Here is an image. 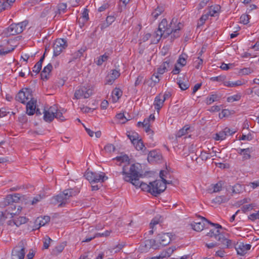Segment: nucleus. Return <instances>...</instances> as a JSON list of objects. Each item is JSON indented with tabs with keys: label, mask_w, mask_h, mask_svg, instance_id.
Here are the masks:
<instances>
[{
	"label": "nucleus",
	"mask_w": 259,
	"mask_h": 259,
	"mask_svg": "<svg viewBox=\"0 0 259 259\" xmlns=\"http://www.w3.org/2000/svg\"><path fill=\"white\" fill-rule=\"evenodd\" d=\"M221 9L219 5H216L215 6H211L209 8V11L207 13V14H209V16L214 17L216 14H218Z\"/></svg>",
	"instance_id": "cd10ccee"
},
{
	"label": "nucleus",
	"mask_w": 259,
	"mask_h": 259,
	"mask_svg": "<svg viewBox=\"0 0 259 259\" xmlns=\"http://www.w3.org/2000/svg\"><path fill=\"white\" fill-rule=\"evenodd\" d=\"M53 68L52 65L49 63L46 67H45L40 73L41 78L42 80H47L49 78V76Z\"/></svg>",
	"instance_id": "a211bd4d"
},
{
	"label": "nucleus",
	"mask_w": 259,
	"mask_h": 259,
	"mask_svg": "<svg viewBox=\"0 0 259 259\" xmlns=\"http://www.w3.org/2000/svg\"><path fill=\"white\" fill-rule=\"evenodd\" d=\"M25 254L24 242L21 241L12 251V259H24Z\"/></svg>",
	"instance_id": "0eeeda50"
},
{
	"label": "nucleus",
	"mask_w": 259,
	"mask_h": 259,
	"mask_svg": "<svg viewBox=\"0 0 259 259\" xmlns=\"http://www.w3.org/2000/svg\"><path fill=\"white\" fill-rule=\"evenodd\" d=\"M36 100L31 98L28 100L26 104V113L29 115H32L34 114L36 109Z\"/></svg>",
	"instance_id": "dca6fc26"
},
{
	"label": "nucleus",
	"mask_w": 259,
	"mask_h": 259,
	"mask_svg": "<svg viewBox=\"0 0 259 259\" xmlns=\"http://www.w3.org/2000/svg\"><path fill=\"white\" fill-rule=\"evenodd\" d=\"M15 0H4L2 3L1 5V10H5L6 9H8L10 8L12 4L15 2Z\"/></svg>",
	"instance_id": "c756f323"
},
{
	"label": "nucleus",
	"mask_w": 259,
	"mask_h": 259,
	"mask_svg": "<svg viewBox=\"0 0 259 259\" xmlns=\"http://www.w3.org/2000/svg\"><path fill=\"white\" fill-rule=\"evenodd\" d=\"M165 101L164 98L162 97V94H160L157 96L154 101V106L157 111H159L163 106V103Z\"/></svg>",
	"instance_id": "f3484780"
},
{
	"label": "nucleus",
	"mask_w": 259,
	"mask_h": 259,
	"mask_svg": "<svg viewBox=\"0 0 259 259\" xmlns=\"http://www.w3.org/2000/svg\"><path fill=\"white\" fill-rule=\"evenodd\" d=\"M169 62L168 60H166L163 62V63L157 68V74L162 75L164 73L167 69V68L169 67Z\"/></svg>",
	"instance_id": "5701e85b"
},
{
	"label": "nucleus",
	"mask_w": 259,
	"mask_h": 259,
	"mask_svg": "<svg viewBox=\"0 0 259 259\" xmlns=\"http://www.w3.org/2000/svg\"><path fill=\"white\" fill-rule=\"evenodd\" d=\"M82 19L83 22H87L89 20V11L88 9H84L83 12L82 13L81 17L80 19Z\"/></svg>",
	"instance_id": "13d9d810"
},
{
	"label": "nucleus",
	"mask_w": 259,
	"mask_h": 259,
	"mask_svg": "<svg viewBox=\"0 0 259 259\" xmlns=\"http://www.w3.org/2000/svg\"><path fill=\"white\" fill-rule=\"evenodd\" d=\"M20 206H18L17 210L15 211L16 206L14 204H11L8 206L7 209L5 210L8 215H11V217H13V215L16 214L17 213H19L21 210L19 208Z\"/></svg>",
	"instance_id": "412c9836"
},
{
	"label": "nucleus",
	"mask_w": 259,
	"mask_h": 259,
	"mask_svg": "<svg viewBox=\"0 0 259 259\" xmlns=\"http://www.w3.org/2000/svg\"><path fill=\"white\" fill-rule=\"evenodd\" d=\"M172 237L173 235L171 233H161L157 235L156 239L160 246H164L170 243L172 240Z\"/></svg>",
	"instance_id": "9d476101"
},
{
	"label": "nucleus",
	"mask_w": 259,
	"mask_h": 259,
	"mask_svg": "<svg viewBox=\"0 0 259 259\" xmlns=\"http://www.w3.org/2000/svg\"><path fill=\"white\" fill-rule=\"evenodd\" d=\"M58 110L57 107L56 105H54L50 107L48 110H46V111L49 112V113L52 115H55Z\"/></svg>",
	"instance_id": "0e129e2a"
},
{
	"label": "nucleus",
	"mask_w": 259,
	"mask_h": 259,
	"mask_svg": "<svg viewBox=\"0 0 259 259\" xmlns=\"http://www.w3.org/2000/svg\"><path fill=\"white\" fill-rule=\"evenodd\" d=\"M193 66L197 69L201 70L203 66V60L200 56L194 57L193 59Z\"/></svg>",
	"instance_id": "4be33fe9"
},
{
	"label": "nucleus",
	"mask_w": 259,
	"mask_h": 259,
	"mask_svg": "<svg viewBox=\"0 0 259 259\" xmlns=\"http://www.w3.org/2000/svg\"><path fill=\"white\" fill-rule=\"evenodd\" d=\"M224 84L228 87H234L239 86L242 84V81L241 80H237L235 82L230 81H226L224 82Z\"/></svg>",
	"instance_id": "f704fd0d"
},
{
	"label": "nucleus",
	"mask_w": 259,
	"mask_h": 259,
	"mask_svg": "<svg viewBox=\"0 0 259 259\" xmlns=\"http://www.w3.org/2000/svg\"><path fill=\"white\" fill-rule=\"evenodd\" d=\"M123 179L125 181L127 182H130L133 185L135 186L136 187H139V185H140V183H141L139 181V178H132L131 177L127 176L126 177H124Z\"/></svg>",
	"instance_id": "b1692460"
},
{
	"label": "nucleus",
	"mask_w": 259,
	"mask_h": 259,
	"mask_svg": "<svg viewBox=\"0 0 259 259\" xmlns=\"http://www.w3.org/2000/svg\"><path fill=\"white\" fill-rule=\"evenodd\" d=\"M121 173L124 176V177L129 176L131 177L132 178H139L141 176V175L139 174L138 171V168L135 165V164H133L131 165L129 172H126L124 166H123Z\"/></svg>",
	"instance_id": "ddd939ff"
},
{
	"label": "nucleus",
	"mask_w": 259,
	"mask_h": 259,
	"mask_svg": "<svg viewBox=\"0 0 259 259\" xmlns=\"http://www.w3.org/2000/svg\"><path fill=\"white\" fill-rule=\"evenodd\" d=\"M51 241H52V240L49 236H46L44 241V248L48 249Z\"/></svg>",
	"instance_id": "bf43d9fd"
},
{
	"label": "nucleus",
	"mask_w": 259,
	"mask_h": 259,
	"mask_svg": "<svg viewBox=\"0 0 259 259\" xmlns=\"http://www.w3.org/2000/svg\"><path fill=\"white\" fill-rule=\"evenodd\" d=\"M243 189L242 185L239 184H236L232 187V192L234 193L238 194L240 193Z\"/></svg>",
	"instance_id": "a18cd8bd"
},
{
	"label": "nucleus",
	"mask_w": 259,
	"mask_h": 259,
	"mask_svg": "<svg viewBox=\"0 0 259 259\" xmlns=\"http://www.w3.org/2000/svg\"><path fill=\"white\" fill-rule=\"evenodd\" d=\"M41 220H39V225L44 226L50 221V217L49 216H44L43 218H40Z\"/></svg>",
	"instance_id": "5fc2aeb1"
},
{
	"label": "nucleus",
	"mask_w": 259,
	"mask_h": 259,
	"mask_svg": "<svg viewBox=\"0 0 259 259\" xmlns=\"http://www.w3.org/2000/svg\"><path fill=\"white\" fill-rule=\"evenodd\" d=\"M64 191L66 192V195L68 197L69 199L71 197L76 195L79 192L77 188L66 189Z\"/></svg>",
	"instance_id": "c85d7f7f"
},
{
	"label": "nucleus",
	"mask_w": 259,
	"mask_h": 259,
	"mask_svg": "<svg viewBox=\"0 0 259 259\" xmlns=\"http://www.w3.org/2000/svg\"><path fill=\"white\" fill-rule=\"evenodd\" d=\"M232 244L233 246L231 248L234 247L237 251V254L241 256L244 255L247 252V251L250 249L251 247L250 244H245L242 242L237 243V244L232 243Z\"/></svg>",
	"instance_id": "f8f14e48"
},
{
	"label": "nucleus",
	"mask_w": 259,
	"mask_h": 259,
	"mask_svg": "<svg viewBox=\"0 0 259 259\" xmlns=\"http://www.w3.org/2000/svg\"><path fill=\"white\" fill-rule=\"evenodd\" d=\"M191 132L190 126L185 125L183 128L179 130V138Z\"/></svg>",
	"instance_id": "72a5a7b5"
},
{
	"label": "nucleus",
	"mask_w": 259,
	"mask_h": 259,
	"mask_svg": "<svg viewBox=\"0 0 259 259\" xmlns=\"http://www.w3.org/2000/svg\"><path fill=\"white\" fill-rule=\"evenodd\" d=\"M111 73H109L105 78V84L111 85L115 80L120 75V72L116 69L112 70Z\"/></svg>",
	"instance_id": "2eb2a0df"
},
{
	"label": "nucleus",
	"mask_w": 259,
	"mask_h": 259,
	"mask_svg": "<svg viewBox=\"0 0 259 259\" xmlns=\"http://www.w3.org/2000/svg\"><path fill=\"white\" fill-rule=\"evenodd\" d=\"M65 112V111L64 109H62L61 111L58 110L56 114L54 115L55 116V118L58 119L61 121L65 120V117L63 116V114Z\"/></svg>",
	"instance_id": "c03bdc74"
},
{
	"label": "nucleus",
	"mask_w": 259,
	"mask_h": 259,
	"mask_svg": "<svg viewBox=\"0 0 259 259\" xmlns=\"http://www.w3.org/2000/svg\"><path fill=\"white\" fill-rule=\"evenodd\" d=\"M93 94V90L89 87H81L77 89L74 93V98L76 99L81 98H88Z\"/></svg>",
	"instance_id": "1a4fd4ad"
},
{
	"label": "nucleus",
	"mask_w": 259,
	"mask_h": 259,
	"mask_svg": "<svg viewBox=\"0 0 259 259\" xmlns=\"http://www.w3.org/2000/svg\"><path fill=\"white\" fill-rule=\"evenodd\" d=\"M85 178L92 184L97 183H103L108 179L104 172H96L87 170L84 174Z\"/></svg>",
	"instance_id": "20e7f679"
},
{
	"label": "nucleus",
	"mask_w": 259,
	"mask_h": 259,
	"mask_svg": "<svg viewBox=\"0 0 259 259\" xmlns=\"http://www.w3.org/2000/svg\"><path fill=\"white\" fill-rule=\"evenodd\" d=\"M145 246L147 248H152L154 249H156L160 247L156 238L155 239H151L146 240Z\"/></svg>",
	"instance_id": "aec40b11"
},
{
	"label": "nucleus",
	"mask_w": 259,
	"mask_h": 259,
	"mask_svg": "<svg viewBox=\"0 0 259 259\" xmlns=\"http://www.w3.org/2000/svg\"><path fill=\"white\" fill-rule=\"evenodd\" d=\"M208 16L209 14H207V13L203 15L199 20L198 26H202L205 23V21L208 19Z\"/></svg>",
	"instance_id": "603ef678"
},
{
	"label": "nucleus",
	"mask_w": 259,
	"mask_h": 259,
	"mask_svg": "<svg viewBox=\"0 0 259 259\" xmlns=\"http://www.w3.org/2000/svg\"><path fill=\"white\" fill-rule=\"evenodd\" d=\"M188 58L187 54L182 53V54L179 56V66L181 67L185 66L187 64V60Z\"/></svg>",
	"instance_id": "2f4dec72"
},
{
	"label": "nucleus",
	"mask_w": 259,
	"mask_h": 259,
	"mask_svg": "<svg viewBox=\"0 0 259 259\" xmlns=\"http://www.w3.org/2000/svg\"><path fill=\"white\" fill-rule=\"evenodd\" d=\"M159 75V74H157V73H154L151 76V79L154 83L153 85H154L156 83L159 82L160 80Z\"/></svg>",
	"instance_id": "052dcab7"
},
{
	"label": "nucleus",
	"mask_w": 259,
	"mask_h": 259,
	"mask_svg": "<svg viewBox=\"0 0 259 259\" xmlns=\"http://www.w3.org/2000/svg\"><path fill=\"white\" fill-rule=\"evenodd\" d=\"M210 221L203 217H200V221H194L192 226L194 230L200 232L205 228H208Z\"/></svg>",
	"instance_id": "9b49d317"
},
{
	"label": "nucleus",
	"mask_w": 259,
	"mask_h": 259,
	"mask_svg": "<svg viewBox=\"0 0 259 259\" xmlns=\"http://www.w3.org/2000/svg\"><path fill=\"white\" fill-rule=\"evenodd\" d=\"M67 46L66 40L63 38L57 39L53 44V49H65Z\"/></svg>",
	"instance_id": "6ab92c4d"
},
{
	"label": "nucleus",
	"mask_w": 259,
	"mask_h": 259,
	"mask_svg": "<svg viewBox=\"0 0 259 259\" xmlns=\"http://www.w3.org/2000/svg\"><path fill=\"white\" fill-rule=\"evenodd\" d=\"M151 185V194L154 196H157L163 192L166 188V183L160 180H156L150 182Z\"/></svg>",
	"instance_id": "39448f33"
},
{
	"label": "nucleus",
	"mask_w": 259,
	"mask_h": 259,
	"mask_svg": "<svg viewBox=\"0 0 259 259\" xmlns=\"http://www.w3.org/2000/svg\"><path fill=\"white\" fill-rule=\"evenodd\" d=\"M253 139V136L251 133H248L247 135H242L239 137V140L242 141H251Z\"/></svg>",
	"instance_id": "de8ad7c7"
},
{
	"label": "nucleus",
	"mask_w": 259,
	"mask_h": 259,
	"mask_svg": "<svg viewBox=\"0 0 259 259\" xmlns=\"http://www.w3.org/2000/svg\"><path fill=\"white\" fill-rule=\"evenodd\" d=\"M108 58V56L107 55H106V54H104L97 58L96 63L99 66L101 65L104 62L107 60Z\"/></svg>",
	"instance_id": "79ce46f5"
},
{
	"label": "nucleus",
	"mask_w": 259,
	"mask_h": 259,
	"mask_svg": "<svg viewBox=\"0 0 259 259\" xmlns=\"http://www.w3.org/2000/svg\"><path fill=\"white\" fill-rule=\"evenodd\" d=\"M68 197L66 195V192L64 191L59 194L53 196L51 199V203L53 205L58 204L59 207L65 206V204L68 202Z\"/></svg>",
	"instance_id": "423d86ee"
},
{
	"label": "nucleus",
	"mask_w": 259,
	"mask_h": 259,
	"mask_svg": "<svg viewBox=\"0 0 259 259\" xmlns=\"http://www.w3.org/2000/svg\"><path fill=\"white\" fill-rule=\"evenodd\" d=\"M28 24V22L27 20L18 23H13L4 30V33L7 36L21 33L25 29Z\"/></svg>",
	"instance_id": "7ed1b4c3"
},
{
	"label": "nucleus",
	"mask_w": 259,
	"mask_h": 259,
	"mask_svg": "<svg viewBox=\"0 0 259 259\" xmlns=\"http://www.w3.org/2000/svg\"><path fill=\"white\" fill-rule=\"evenodd\" d=\"M250 16L247 14H243L241 16L240 22L244 24H247L249 23Z\"/></svg>",
	"instance_id": "09e8293b"
},
{
	"label": "nucleus",
	"mask_w": 259,
	"mask_h": 259,
	"mask_svg": "<svg viewBox=\"0 0 259 259\" xmlns=\"http://www.w3.org/2000/svg\"><path fill=\"white\" fill-rule=\"evenodd\" d=\"M229 198L225 196L222 195L217 196L215 198L212 200V202L217 204H221L228 202Z\"/></svg>",
	"instance_id": "a878e982"
},
{
	"label": "nucleus",
	"mask_w": 259,
	"mask_h": 259,
	"mask_svg": "<svg viewBox=\"0 0 259 259\" xmlns=\"http://www.w3.org/2000/svg\"><path fill=\"white\" fill-rule=\"evenodd\" d=\"M42 67V65L40 64H39V63H36L34 66L33 67L32 71L33 72H35L36 74H38L40 70H41Z\"/></svg>",
	"instance_id": "774afa93"
},
{
	"label": "nucleus",
	"mask_w": 259,
	"mask_h": 259,
	"mask_svg": "<svg viewBox=\"0 0 259 259\" xmlns=\"http://www.w3.org/2000/svg\"><path fill=\"white\" fill-rule=\"evenodd\" d=\"M177 21L176 18H173L171 22L168 23L166 19H163L159 24L157 30L154 33V38L152 40V43L157 44L162 37L166 38L172 32H176L177 30Z\"/></svg>",
	"instance_id": "f257e3e1"
},
{
	"label": "nucleus",
	"mask_w": 259,
	"mask_h": 259,
	"mask_svg": "<svg viewBox=\"0 0 259 259\" xmlns=\"http://www.w3.org/2000/svg\"><path fill=\"white\" fill-rule=\"evenodd\" d=\"M20 199V194L18 193L14 195H9L4 199L2 203L4 206L13 204V203L17 202Z\"/></svg>",
	"instance_id": "4468645a"
},
{
	"label": "nucleus",
	"mask_w": 259,
	"mask_h": 259,
	"mask_svg": "<svg viewBox=\"0 0 259 259\" xmlns=\"http://www.w3.org/2000/svg\"><path fill=\"white\" fill-rule=\"evenodd\" d=\"M16 221V226L19 227L20 225L24 224L28 221V219L25 217H19L15 218Z\"/></svg>",
	"instance_id": "c9c22d12"
},
{
	"label": "nucleus",
	"mask_w": 259,
	"mask_h": 259,
	"mask_svg": "<svg viewBox=\"0 0 259 259\" xmlns=\"http://www.w3.org/2000/svg\"><path fill=\"white\" fill-rule=\"evenodd\" d=\"M67 9V5L65 3H61L58 5V10L59 13H64Z\"/></svg>",
	"instance_id": "6e6d98bb"
},
{
	"label": "nucleus",
	"mask_w": 259,
	"mask_h": 259,
	"mask_svg": "<svg viewBox=\"0 0 259 259\" xmlns=\"http://www.w3.org/2000/svg\"><path fill=\"white\" fill-rule=\"evenodd\" d=\"M253 72V69L248 67V68H244L242 69H240L238 71V73L240 75H244L249 74Z\"/></svg>",
	"instance_id": "a19ab883"
},
{
	"label": "nucleus",
	"mask_w": 259,
	"mask_h": 259,
	"mask_svg": "<svg viewBox=\"0 0 259 259\" xmlns=\"http://www.w3.org/2000/svg\"><path fill=\"white\" fill-rule=\"evenodd\" d=\"M122 92L119 89L115 88L112 93L113 97H116L117 100L119 99L122 95Z\"/></svg>",
	"instance_id": "3c124183"
},
{
	"label": "nucleus",
	"mask_w": 259,
	"mask_h": 259,
	"mask_svg": "<svg viewBox=\"0 0 259 259\" xmlns=\"http://www.w3.org/2000/svg\"><path fill=\"white\" fill-rule=\"evenodd\" d=\"M254 206L253 204L244 205L241 207V210L243 212L246 213L247 211L252 210Z\"/></svg>",
	"instance_id": "8fccbe9b"
},
{
	"label": "nucleus",
	"mask_w": 259,
	"mask_h": 259,
	"mask_svg": "<svg viewBox=\"0 0 259 259\" xmlns=\"http://www.w3.org/2000/svg\"><path fill=\"white\" fill-rule=\"evenodd\" d=\"M137 150H142L144 148V151L146 149L141 139H138L135 145H134Z\"/></svg>",
	"instance_id": "58836bf2"
},
{
	"label": "nucleus",
	"mask_w": 259,
	"mask_h": 259,
	"mask_svg": "<svg viewBox=\"0 0 259 259\" xmlns=\"http://www.w3.org/2000/svg\"><path fill=\"white\" fill-rule=\"evenodd\" d=\"M248 219L252 221H254L256 219H259V210L256 213H252L248 216Z\"/></svg>",
	"instance_id": "338daca9"
},
{
	"label": "nucleus",
	"mask_w": 259,
	"mask_h": 259,
	"mask_svg": "<svg viewBox=\"0 0 259 259\" xmlns=\"http://www.w3.org/2000/svg\"><path fill=\"white\" fill-rule=\"evenodd\" d=\"M44 119L46 122H51L53 119L55 118V115H52L49 113V112H47L46 110L44 109Z\"/></svg>",
	"instance_id": "473e14b6"
},
{
	"label": "nucleus",
	"mask_w": 259,
	"mask_h": 259,
	"mask_svg": "<svg viewBox=\"0 0 259 259\" xmlns=\"http://www.w3.org/2000/svg\"><path fill=\"white\" fill-rule=\"evenodd\" d=\"M139 188H140L143 191L148 192L151 193V185L150 183L147 184L144 182H141L140 185H139Z\"/></svg>",
	"instance_id": "4c0bfd02"
},
{
	"label": "nucleus",
	"mask_w": 259,
	"mask_h": 259,
	"mask_svg": "<svg viewBox=\"0 0 259 259\" xmlns=\"http://www.w3.org/2000/svg\"><path fill=\"white\" fill-rule=\"evenodd\" d=\"M234 66V64L232 63L225 64V63H223L220 67L223 70H228L230 68H232Z\"/></svg>",
	"instance_id": "4d7b16f0"
},
{
	"label": "nucleus",
	"mask_w": 259,
	"mask_h": 259,
	"mask_svg": "<svg viewBox=\"0 0 259 259\" xmlns=\"http://www.w3.org/2000/svg\"><path fill=\"white\" fill-rule=\"evenodd\" d=\"M227 135L224 132V130L220 131L219 133H217L215 134V137H214V139L216 141H222L225 139Z\"/></svg>",
	"instance_id": "ea45409f"
},
{
	"label": "nucleus",
	"mask_w": 259,
	"mask_h": 259,
	"mask_svg": "<svg viewBox=\"0 0 259 259\" xmlns=\"http://www.w3.org/2000/svg\"><path fill=\"white\" fill-rule=\"evenodd\" d=\"M190 87V83L189 80L184 79L183 80H179V88L182 91H185L188 89Z\"/></svg>",
	"instance_id": "7c9ffc66"
},
{
	"label": "nucleus",
	"mask_w": 259,
	"mask_h": 259,
	"mask_svg": "<svg viewBox=\"0 0 259 259\" xmlns=\"http://www.w3.org/2000/svg\"><path fill=\"white\" fill-rule=\"evenodd\" d=\"M128 138L131 141L132 144L133 145H135L136 141L138 139V134L137 133H135L134 135H128Z\"/></svg>",
	"instance_id": "680f3d73"
},
{
	"label": "nucleus",
	"mask_w": 259,
	"mask_h": 259,
	"mask_svg": "<svg viewBox=\"0 0 259 259\" xmlns=\"http://www.w3.org/2000/svg\"><path fill=\"white\" fill-rule=\"evenodd\" d=\"M209 225L214 228L210 230L209 232L206 235L210 237L215 238L218 241L221 242L225 247L231 248L233 246L232 240L225 238L223 233L220 231V230H224L225 229L221 225L212 223L210 221L209 223Z\"/></svg>",
	"instance_id": "f03ea898"
},
{
	"label": "nucleus",
	"mask_w": 259,
	"mask_h": 259,
	"mask_svg": "<svg viewBox=\"0 0 259 259\" xmlns=\"http://www.w3.org/2000/svg\"><path fill=\"white\" fill-rule=\"evenodd\" d=\"M164 11V8L162 6H158L156 9H154V10L151 13V17L153 18V20H155L157 19L158 17L162 14V13Z\"/></svg>",
	"instance_id": "393cba45"
},
{
	"label": "nucleus",
	"mask_w": 259,
	"mask_h": 259,
	"mask_svg": "<svg viewBox=\"0 0 259 259\" xmlns=\"http://www.w3.org/2000/svg\"><path fill=\"white\" fill-rule=\"evenodd\" d=\"M31 98H32V91L28 88L20 91L16 96V100L24 104L27 101L31 99Z\"/></svg>",
	"instance_id": "6e6552de"
},
{
	"label": "nucleus",
	"mask_w": 259,
	"mask_h": 259,
	"mask_svg": "<svg viewBox=\"0 0 259 259\" xmlns=\"http://www.w3.org/2000/svg\"><path fill=\"white\" fill-rule=\"evenodd\" d=\"M104 150L107 152L111 153L112 152H114L115 150V147L113 145L111 144H109L106 145L104 147Z\"/></svg>",
	"instance_id": "e2e57ef3"
},
{
	"label": "nucleus",
	"mask_w": 259,
	"mask_h": 259,
	"mask_svg": "<svg viewBox=\"0 0 259 259\" xmlns=\"http://www.w3.org/2000/svg\"><path fill=\"white\" fill-rule=\"evenodd\" d=\"M241 99V95L240 94H236L233 96L228 97L227 98V101L228 102L232 103L234 101H239Z\"/></svg>",
	"instance_id": "49530a36"
},
{
	"label": "nucleus",
	"mask_w": 259,
	"mask_h": 259,
	"mask_svg": "<svg viewBox=\"0 0 259 259\" xmlns=\"http://www.w3.org/2000/svg\"><path fill=\"white\" fill-rule=\"evenodd\" d=\"M66 245V243L62 242L60 245L55 247L52 251V254L55 255H58L63 250L65 246Z\"/></svg>",
	"instance_id": "bb28decb"
},
{
	"label": "nucleus",
	"mask_w": 259,
	"mask_h": 259,
	"mask_svg": "<svg viewBox=\"0 0 259 259\" xmlns=\"http://www.w3.org/2000/svg\"><path fill=\"white\" fill-rule=\"evenodd\" d=\"M218 97L216 94L211 95L208 96L206 99V104L207 105H210L215 101L218 100Z\"/></svg>",
	"instance_id": "37998d69"
},
{
	"label": "nucleus",
	"mask_w": 259,
	"mask_h": 259,
	"mask_svg": "<svg viewBox=\"0 0 259 259\" xmlns=\"http://www.w3.org/2000/svg\"><path fill=\"white\" fill-rule=\"evenodd\" d=\"M42 199V196L40 195H38L35 197H33V199L29 201L31 205H34L37 202H39Z\"/></svg>",
	"instance_id": "864d4df0"
},
{
	"label": "nucleus",
	"mask_w": 259,
	"mask_h": 259,
	"mask_svg": "<svg viewBox=\"0 0 259 259\" xmlns=\"http://www.w3.org/2000/svg\"><path fill=\"white\" fill-rule=\"evenodd\" d=\"M252 148H245L242 154V159L243 160L249 159L251 158L250 153Z\"/></svg>",
	"instance_id": "e433bc0d"
},
{
	"label": "nucleus",
	"mask_w": 259,
	"mask_h": 259,
	"mask_svg": "<svg viewBox=\"0 0 259 259\" xmlns=\"http://www.w3.org/2000/svg\"><path fill=\"white\" fill-rule=\"evenodd\" d=\"M116 159L118 161H120L121 162H127L128 163L129 162V158L126 155L117 157Z\"/></svg>",
	"instance_id": "69168bd1"
}]
</instances>
